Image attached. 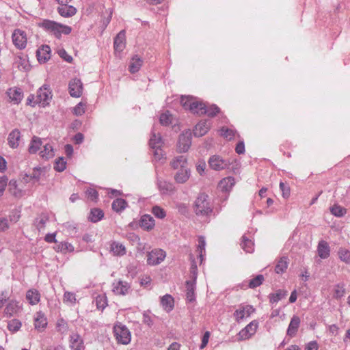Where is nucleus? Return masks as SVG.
Returning a JSON list of instances; mask_svg holds the SVG:
<instances>
[{
	"mask_svg": "<svg viewBox=\"0 0 350 350\" xmlns=\"http://www.w3.org/2000/svg\"><path fill=\"white\" fill-rule=\"evenodd\" d=\"M42 145V139L36 136H33L30 142L28 151L30 154H35L38 152Z\"/></svg>",
	"mask_w": 350,
	"mask_h": 350,
	"instance_id": "nucleus-38",
	"label": "nucleus"
},
{
	"mask_svg": "<svg viewBox=\"0 0 350 350\" xmlns=\"http://www.w3.org/2000/svg\"><path fill=\"white\" fill-rule=\"evenodd\" d=\"M86 103L80 102L72 110L73 113L77 116H81L85 112Z\"/></svg>",
	"mask_w": 350,
	"mask_h": 350,
	"instance_id": "nucleus-58",
	"label": "nucleus"
},
{
	"mask_svg": "<svg viewBox=\"0 0 350 350\" xmlns=\"http://www.w3.org/2000/svg\"><path fill=\"white\" fill-rule=\"evenodd\" d=\"M234 184V178L232 176H228L219 181L218 189L222 192L228 193L231 191Z\"/></svg>",
	"mask_w": 350,
	"mask_h": 350,
	"instance_id": "nucleus-20",
	"label": "nucleus"
},
{
	"mask_svg": "<svg viewBox=\"0 0 350 350\" xmlns=\"http://www.w3.org/2000/svg\"><path fill=\"white\" fill-rule=\"evenodd\" d=\"M317 253L321 259H326L330 256V247L325 241L321 240L319 242Z\"/></svg>",
	"mask_w": 350,
	"mask_h": 350,
	"instance_id": "nucleus-24",
	"label": "nucleus"
},
{
	"mask_svg": "<svg viewBox=\"0 0 350 350\" xmlns=\"http://www.w3.org/2000/svg\"><path fill=\"white\" fill-rule=\"evenodd\" d=\"M220 132H221L220 134L221 136H223L224 137H225L229 140L234 138L237 133L236 131H234L232 129H228L227 127H222L220 130Z\"/></svg>",
	"mask_w": 350,
	"mask_h": 350,
	"instance_id": "nucleus-53",
	"label": "nucleus"
},
{
	"mask_svg": "<svg viewBox=\"0 0 350 350\" xmlns=\"http://www.w3.org/2000/svg\"><path fill=\"white\" fill-rule=\"evenodd\" d=\"M153 138H154V144L156 146L157 145H159V146H162V144H163L162 138H161L159 133L157 132L155 126H154L152 128L150 139H152Z\"/></svg>",
	"mask_w": 350,
	"mask_h": 350,
	"instance_id": "nucleus-61",
	"label": "nucleus"
},
{
	"mask_svg": "<svg viewBox=\"0 0 350 350\" xmlns=\"http://www.w3.org/2000/svg\"><path fill=\"white\" fill-rule=\"evenodd\" d=\"M339 259L346 264H350V251L345 247H340L338 250Z\"/></svg>",
	"mask_w": 350,
	"mask_h": 350,
	"instance_id": "nucleus-44",
	"label": "nucleus"
},
{
	"mask_svg": "<svg viewBox=\"0 0 350 350\" xmlns=\"http://www.w3.org/2000/svg\"><path fill=\"white\" fill-rule=\"evenodd\" d=\"M8 191L12 196L16 198H21L25 193L24 191L18 187L17 181L14 179H12L9 181Z\"/></svg>",
	"mask_w": 350,
	"mask_h": 350,
	"instance_id": "nucleus-26",
	"label": "nucleus"
},
{
	"mask_svg": "<svg viewBox=\"0 0 350 350\" xmlns=\"http://www.w3.org/2000/svg\"><path fill=\"white\" fill-rule=\"evenodd\" d=\"M330 212L333 215L341 217L346 214L347 210L341 206L336 204L330 207Z\"/></svg>",
	"mask_w": 350,
	"mask_h": 350,
	"instance_id": "nucleus-46",
	"label": "nucleus"
},
{
	"mask_svg": "<svg viewBox=\"0 0 350 350\" xmlns=\"http://www.w3.org/2000/svg\"><path fill=\"white\" fill-rule=\"evenodd\" d=\"M196 282L195 281L186 282V297L189 302H192L196 300Z\"/></svg>",
	"mask_w": 350,
	"mask_h": 350,
	"instance_id": "nucleus-30",
	"label": "nucleus"
},
{
	"mask_svg": "<svg viewBox=\"0 0 350 350\" xmlns=\"http://www.w3.org/2000/svg\"><path fill=\"white\" fill-rule=\"evenodd\" d=\"M56 329L61 334H65L68 330V325L64 319L60 318L57 319Z\"/></svg>",
	"mask_w": 350,
	"mask_h": 350,
	"instance_id": "nucleus-52",
	"label": "nucleus"
},
{
	"mask_svg": "<svg viewBox=\"0 0 350 350\" xmlns=\"http://www.w3.org/2000/svg\"><path fill=\"white\" fill-rule=\"evenodd\" d=\"M12 42L14 46L21 50L24 49L27 46V38L26 33L20 29H15L12 35Z\"/></svg>",
	"mask_w": 350,
	"mask_h": 350,
	"instance_id": "nucleus-8",
	"label": "nucleus"
},
{
	"mask_svg": "<svg viewBox=\"0 0 350 350\" xmlns=\"http://www.w3.org/2000/svg\"><path fill=\"white\" fill-rule=\"evenodd\" d=\"M149 145L150 148L152 149L154 159L157 161L163 162L165 159L163 157L164 154L163 151L161 149V146H159V145H157V146H155L154 142V138L152 139H150Z\"/></svg>",
	"mask_w": 350,
	"mask_h": 350,
	"instance_id": "nucleus-27",
	"label": "nucleus"
},
{
	"mask_svg": "<svg viewBox=\"0 0 350 350\" xmlns=\"http://www.w3.org/2000/svg\"><path fill=\"white\" fill-rule=\"evenodd\" d=\"M130 290L131 285L126 281L118 280L112 283V291L117 295L124 296L129 294Z\"/></svg>",
	"mask_w": 350,
	"mask_h": 350,
	"instance_id": "nucleus-11",
	"label": "nucleus"
},
{
	"mask_svg": "<svg viewBox=\"0 0 350 350\" xmlns=\"http://www.w3.org/2000/svg\"><path fill=\"white\" fill-rule=\"evenodd\" d=\"M205 247H206L205 238L203 236L199 237L197 250L199 252V258H200L201 262L203 260L204 253H205Z\"/></svg>",
	"mask_w": 350,
	"mask_h": 350,
	"instance_id": "nucleus-48",
	"label": "nucleus"
},
{
	"mask_svg": "<svg viewBox=\"0 0 350 350\" xmlns=\"http://www.w3.org/2000/svg\"><path fill=\"white\" fill-rule=\"evenodd\" d=\"M191 172L188 167L179 169L174 176V180L177 183L183 184L189 180Z\"/></svg>",
	"mask_w": 350,
	"mask_h": 350,
	"instance_id": "nucleus-25",
	"label": "nucleus"
},
{
	"mask_svg": "<svg viewBox=\"0 0 350 350\" xmlns=\"http://www.w3.org/2000/svg\"><path fill=\"white\" fill-rule=\"evenodd\" d=\"M10 293L7 290L0 292V309H1L4 304L9 300Z\"/></svg>",
	"mask_w": 350,
	"mask_h": 350,
	"instance_id": "nucleus-64",
	"label": "nucleus"
},
{
	"mask_svg": "<svg viewBox=\"0 0 350 350\" xmlns=\"http://www.w3.org/2000/svg\"><path fill=\"white\" fill-rule=\"evenodd\" d=\"M36 56L40 63H45L51 57V48L48 45H42L36 51Z\"/></svg>",
	"mask_w": 350,
	"mask_h": 350,
	"instance_id": "nucleus-22",
	"label": "nucleus"
},
{
	"mask_svg": "<svg viewBox=\"0 0 350 350\" xmlns=\"http://www.w3.org/2000/svg\"><path fill=\"white\" fill-rule=\"evenodd\" d=\"M166 256V253L161 249H155L147 254V264L155 266L161 263Z\"/></svg>",
	"mask_w": 350,
	"mask_h": 350,
	"instance_id": "nucleus-7",
	"label": "nucleus"
},
{
	"mask_svg": "<svg viewBox=\"0 0 350 350\" xmlns=\"http://www.w3.org/2000/svg\"><path fill=\"white\" fill-rule=\"evenodd\" d=\"M20 310L21 306H19V302L16 299H11L6 305L3 310V314L5 317L10 318L15 314L18 313Z\"/></svg>",
	"mask_w": 350,
	"mask_h": 350,
	"instance_id": "nucleus-15",
	"label": "nucleus"
},
{
	"mask_svg": "<svg viewBox=\"0 0 350 350\" xmlns=\"http://www.w3.org/2000/svg\"><path fill=\"white\" fill-rule=\"evenodd\" d=\"M38 26L57 39H60L62 34L68 35L72 31V28L70 26L49 19L42 20L38 23Z\"/></svg>",
	"mask_w": 350,
	"mask_h": 350,
	"instance_id": "nucleus-1",
	"label": "nucleus"
},
{
	"mask_svg": "<svg viewBox=\"0 0 350 350\" xmlns=\"http://www.w3.org/2000/svg\"><path fill=\"white\" fill-rule=\"evenodd\" d=\"M211 128V122L209 120H201L195 126L193 135L196 137H202L209 131Z\"/></svg>",
	"mask_w": 350,
	"mask_h": 350,
	"instance_id": "nucleus-16",
	"label": "nucleus"
},
{
	"mask_svg": "<svg viewBox=\"0 0 350 350\" xmlns=\"http://www.w3.org/2000/svg\"><path fill=\"white\" fill-rule=\"evenodd\" d=\"M194 212L198 216L208 217L213 213V207L205 193H201L195 201Z\"/></svg>",
	"mask_w": 350,
	"mask_h": 350,
	"instance_id": "nucleus-2",
	"label": "nucleus"
},
{
	"mask_svg": "<svg viewBox=\"0 0 350 350\" xmlns=\"http://www.w3.org/2000/svg\"><path fill=\"white\" fill-rule=\"evenodd\" d=\"M300 323V318L297 315H294L291 318L290 323L287 328L286 335L291 338L295 337L298 332Z\"/></svg>",
	"mask_w": 350,
	"mask_h": 350,
	"instance_id": "nucleus-18",
	"label": "nucleus"
},
{
	"mask_svg": "<svg viewBox=\"0 0 350 350\" xmlns=\"http://www.w3.org/2000/svg\"><path fill=\"white\" fill-rule=\"evenodd\" d=\"M64 230L70 236H75L77 232V225L72 222H66L63 224Z\"/></svg>",
	"mask_w": 350,
	"mask_h": 350,
	"instance_id": "nucleus-47",
	"label": "nucleus"
},
{
	"mask_svg": "<svg viewBox=\"0 0 350 350\" xmlns=\"http://www.w3.org/2000/svg\"><path fill=\"white\" fill-rule=\"evenodd\" d=\"M26 299L31 305H36L40 300V294L38 290L31 288L27 291Z\"/></svg>",
	"mask_w": 350,
	"mask_h": 350,
	"instance_id": "nucleus-31",
	"label": "nucleus"
},
{
	"mask_svg": "<svg viewBox=\"0 0 350 350\" xmlns=\"http://www.w3.org/2000/svg\"><path fill=\"white\" fill-rule=\"evenodd\" d=\"M70 348L71 350H85L84 341L82 337L73 333L70 336Z\"/></svg>",
	"mask_w": 350,
	"mask_h": 350,
	"instance_id": "nucleus-14",
	"label": "nucleus"
},
{
	"mask_svg": "<svg viewBox=\"0 0 350 350\" xmlns=\"http://www.w3.org/2000/svg\"><path fill=\"white\" fill-rule=\"evenodd\" d=\"M113 332L118 343L124 345L130 343L131 334L126 325L121 323H118L114 325Z\"/></svg>",
	"mask_w": 350,
	"mask_h": 350,
	"instance_id": "nucleus-3",
	"label": "nucleus"
},
{
	"mask_svg": "<svg viewBox=\"0 0 350 350\" xmlns=\"http://www.w3.org/2000/svg\"><path fill=\"white\" fill-rule=\"evenodd\" d=\"M110 250L113 255L117 256H122L126 252L125 246L122 243L117 241L111 243Z\"/></svg>",
	"mask_w": 350,
	"mask_h": 350,
	"instance_id": "nucleus-32",
	"label": "nucleus"
},
{
	"mask_svg": "<svg viewBox=\"0 0 350 350\" xmlns=\"http://www.w3.org/2000/svg\"><path fill=\"white\" fill-rule=\"evenodd\" d=\"M104 217L103 211L100 208H92L90 211V213L89 215V219L94 223L98 222L101 220Z\"/></svg>",
	"mask_w": 350,
	"mask_h": 350,
	"instance_id": "nucleus-41",
	"label": "nucleus"
},
{
	"mask_svg": "<svg viewBox=\"0 0 350 350\" xmlns=\"http://www.w3.org/2000/svg\"><path fill=\"white\" fill-rule=\"evenodd\" d=\"M40 155L42 159L48 160L54 157L55 153L52 146L46 144L44 146L43 150L40 152Z\"/></svg>",
	"mask_w": 350,
	"mask_h": 350,
	"instance_id": "nucleus-42",
	"label": "nucleus"
},
{
	"mask_svg": "<svg viewBox=\"0 0 350 350\" xmlns=\"http://www.w3.org/2000/svg\"><path fill=\"white\" fill-rule=\"evenodd\" d=\"M161 304L165 310L170 312L174 308V298L172 295L166 294L161 297Z\"/></svg>",
	"mask_w": 350,
	"mask_h": 350,
	"instance_id": "nucleus-36",
	"label": "nucleus"
},
{
	"mask_svg": "<svg viewBox=\"0 0 350 350\" xmlns=\"http://www.w3.org/2000/svg\"><path fill=\"white\" fill-rule=\"evenodd\" d=\"M55 249L57 252H61L63 254L72 252L75 250L74 246L68 242H59Z\"/></svg>",
	"mask_w": 350,
	"mask_h": 350,
	"instance_id": "nucleus-37",
	"label": "nucleus"
},
{
	"mask_svg": "<svg viewBox=\"0 0 350 350\" xmlns=\"http://www.w3.org/2000/svg\"><path fill=\"white\" fill-rule=\"evenodd\" d=\"M143 64V60L138 55L133 56L129 66V70L131 73H135L139 70Z\"/></svg>",
	"mask_w": 350,
	"mask_h": 350,
	"instance_id": "nucleus-33",
	"label": "nucleus"
},
{
	"mask_svg": "<svg viewBox=\"0 0 350 350\" xmlns=\"http://www.w3.org/2000/svg\"><path fill=\"white\" fill-rule=\"evenodd\" d=\"M139 225L144 230L149 231L154 227L155 221L151 215L145 214L141 217Z\"/></svg>",
	"mask_w": 350,
	"mask_h": 350,
	"instance_id": "nucleus-21",
	"label": "nucleus"
},
{
	"mask_svg": "<svg viewBox=\"0 0 350 350\" xmlns=\"http://www.w3.org/2000/svg\"><path fill=\"white\" fill-rule=\"evenodd\" d=\"M44 172V168L40 167H36L33 169L32 174L30 176L31 179H34L36 180H39L42 174Z\"/></svg>",
	"mask_w": 350,
	"mask_h": 350,
	"instance_id": "nucleus-63",
	"label": "nucleus"
},
{
	"mask_svg": "<svg viewBox=\"0 0 350 350\" xmlns=\"http://www.w3.org/2000/svg\"><path fill=\"white\" fill-rule=\"evenodd\" d=\"M66 161L64 157H59L54 163V170L57 172H62L66 168Z\"/></svg>",
	"mask_w": 350,
	"mask_h": 350,
	"instance_id": "nucleus-50",
	"label": "nucleus"
},
{
	"mask_svg": "<svg viewBox=\"0 0 350 350\" xmlns=\"http://www.w3.org/2000/svg\"><path fill=\"white\" fill-rule=\"evenodd\" d=\"M85 196L91 201L96 202L98 198V191L94 188H88L85 191Z\"/></svg>",
	"mask_w": 350,
	"mask_h": 350,
	"instance_id": "nucleus-59",
	"label": "nucleus"
},
{
	"mask_svg": "<svg viewBox=\"0 0 350 350\" xmlns=\"http://www.w3.org/2000/svg\"><path fill=\"white\" fill-rule=\"evenodd\" d=\"M345 294V284L342 283L337 284L334 286V297L336 299L342 297Z\"/></svg>",
	"mask_w": 350,
	"mask_h": 350,
	"instance_id": "nucleus-49",
	"label": "nucleus"
},
{
	"mask_svg": "<svg viewBox=\"0 0 350 350\" xmlns=\"http://www.w3.org/2000/svg\"><path fill=\"white\" fill-rule=\"evenodd\" d=\"M115 51H122L125 47V31H120L114 39Z\"/></svg>",
	"mask_w": 350,
	"mask_h": 350,
	"instance_id": "nucleus-29",
	"label": "nucleus"
},
{
	"mask_svg": "<svg viewBox=\"0 0 350 350\" xmlns=\"http://www.w3.org/2000/svg\"><path fill=\"white\" fill-rule=\"evenodd\" d=\"M288 266V258L283 256L281 257L277 262L275 267V272L278 274H282L286 271Z\"/></svg>",
	"mask_w": 350,
	"mask_h": 350,
	"instance_id": "nucleus-35",
	"label": "nucleus"
},
{
	"mask_svg": "<svg viewBox=\"0 0 350 350\" xmlns=\"http://www.w3.org/2000/svg\"><path fill=\"white\" fill-rule=\"evenodd\" d=\"M264 281V276L262 275H258L253 279L250 280L247 285V288H254L259 286Z\"/></svg>",
	"mask_w": 350,
	"mask_h": 350,
	"instance_id": "nucleus-51",
	"label": "nucleus"
},
{
	"mask_svg": "<svg viewBox=\"0 0 350 350\" xmlns=\"http://www.w3.org/2000/svg\"><path fill=\"white\" fill-rule=\"evenodd\" d=\"M171 166L173 169H182L187 167V160L185 156H178L175 157L171 162Z\"/></svg>",
	"mask_w": 350,
	"mask_h": 350,
	"instance_id": "nucleus-34",
	"label": "nucleus"
},
{
	"mask_svg": "<svg viewBox=\"0 0 350 350\" xmlns=\"http://www.w3.org/2000/svg\"><path fill=\"white\" fill-rule=\"evenodd\" d=\"M22 326L21 322L18 319H12L9 321L8 324V328L12 332H16L20 329Z\"/></svg>",
	"mask_w": 350,
	"mask_h": 350,
	"instance_id": "nucleus-56",
	"label": "nucleus"
},
{
	"mask_svg": "<svg viewBox=\"0 0 350 350\" xmlns=\"http://www.w3.org/2000/svg\"><path fill=\"white\" fill-rule=\"evenodd\" d=\"M172 116L171 113L167 111L161 114L159 118L160 123L162 125L167 126L172 123Z\"/></svg>",
	"mask_w": 350,
	"mask_h": 350,
	"instance_id": "nucleus-57",
	"label": "nucleus"
},
{
	"mask_svg": "<svg viewBox=\"0 0 350 350\" xmlns=\"http://www.w3.org/2000/svg\"><path fill=\"white\" fill-rule=\"evenodd\" d=\"M208 163L211 169L215 171L225 170L230 165L229 160L224 159L221 156L217 154L211 156L208 161Z\"/></svg>",
	"mask_w": 350,
	"mask_h": 350,
	"instance_id": "nucleus-6",
	"label": "nucleus"
},
{
	"mask_svg": "<svg viewBox=\"0 0 350 350\" xmlns=\"http://www.w3.org/2000/svg\"><path fill=\"white\" fill-rule=\"evenodd\" d=\"M68 88L71 96L79 98L83 92V83L80 79L75 78L70 81Z\"/></svg>",
	"mask_w": 350,
	"mask_h": 350,
	"instance_id": "nucleus-12",
	"label": "nucleus"
},
{
	"mask_svg": "<svg viewBox=\"0 0 350 350\" xmlns=\"http://www.w3.org/2000/svg\"><path fill=\"white\" fill-rule=\"evenodd\" d=\"M21 139V131L18 129H15L9 133L8 137V144L11 148H17L19 146Z\"/></svg>",
	"mask_w": 350,
	"mask_h": 350,
	"instance_id": "nucleus-17",
	"label": "nucleus"
},
{
	"mask_svg": "<svg viewBox=\"0 0 350 350\" xmlns=\"http://www.w3.org/2000/svg\"><path fill=\"white\" fill-rule=\"evenodd\" d=\"M233 315L235 318L236 321L238 323H239L241 320L247 317L243 305L239 306V308L234 311Z\"/></svg>",
	"mask_w": 350,
	"mask_h": 350,
	"instance_id": "nucleus-55",
	"label": "nucleus"
},
{
	"mask_svg": "<svg viewBox=\"0 0 350 350\" xmlns=\"http://www.w3.org/2000/svg\"><path fill=\"white\" fill-rule=\"evenodd\" d=\"M64 301L71 305H75L77 301L76 295L74 293L66 291L64 294Z\"/></svg>",
	"mask_w": 350,
	"mask_h": 350,
	"instance_id": "nucleus-60",
	"label": "nucleus"
},
{
	"mask_svg": "<svg viewBox=\"0 0 350 350\" xmlns=\"http://www.w3.org/2000/svg\"><path fill=\"white\" fill-rule=\"evenodd\" d=\"M37 101L38 105L42 107H44L49 105L51 100L52 99V92L50 90L49 85H43L39 88L37 92Z\"/></svg>",
	"mask_w": 350,
	"mask_h": 350,
	"instance_id": "nucleus-5",
	"label": "nucleus"
},
{
	"mask_svg": "<svg viewBox=\"0 0 350 350\" xmlns=\"http://www.w3.org/2000/svg\"><path fill=\"white\" fill-rule=\"evenodd\" d=\"M241 247L247 253H252L254 250V243L252 240L246 238L245 236L242 237Z\"/></svg>",
	"mask_w": 350,
	"mask_h": 350,
	"instance_id": "nucleus-43",
	"label": "nucleus"
},
{
	"mask_svg": "<svg viewBox=\"0 0 350 350\" xmlns=\"http://www.w3.org/2000/svg\"><path fill=\"white\" fill-rule=\"evenodd\" d=\"M191 144V133L189 131L183 132L178 141V150L180 152H187Z\"/></svg>",
	"mask_w": 350,
	"mask_h": 350,
	"instance_id": "nucleus-10",
	"label": "nucleus"
},
{
	"mask_svg": "<svg viewBox=\"0 0 350 350\" xmlns=\"http://www.w3.org/2000/svg\"><path fill=\"white\" fill-rule=\"evenodd\" d=\"M111 206L114 211L120 213L126 208L127 202L122 198H117L113 201Z\"/></svg>",
	"mask_w": 350,
	"mask_h": 350,
	"instance_id": "nucleus-39",
	"label": "nucleus"
},
{
	"mask_svg": "<svg viewBox=\"0 0 350 350\" xmlns=\"http://www.w3.org/2000/svg\"><path fill=\"white\" fill-rule=\"evenodd\" d=\"M49 221V217L46 215H40V217H37L34 220V226L36 228L39 230H43L46 224Z\"/></svg>",
	"mask_w": 350,
	"mask_h": 350,
	"instance_id": "nucleus-45",
	"label": "nucleus"
},
{
	"mask_svg": "<svg viewBox=\"0 0 350 350\" xmlns=\"http://www.w3.org/2000/svg\"><path fill=\"white\" fill-rule=\"evenodd\" d=\"M204 109L206 112L204 113V114H206L208 116L211 117L215 116L219 112V108L215 105H212L208 107H207L206 105H205Z\"/></svg>",
	"mask_w": 350,
	"mask_h": 350,
	"instance_id": "nucleus-62",
	"label": "nucleus"
},
{
	"mask_svg": "<svg viewBox=\"0 0 350 350\" xmlns=\"http://www.w3.org/2000/svg\"><path fill=\"white\" fill-rule=\"evenodd\" d=\"M152 213L159 219H163L166 216L165 211L159 206H154L152 208Z\"/></svg>",
	"mask_w": 350,
	"mask_h": 350,
	"instance_id": "nucleus-54",
	"label": "nucleus"
},
{
	"mask_svg": "<svg viewBox=\"0 0 350 350\" xmlns=\"http://www.w3.org/2000/svg\"><path fill=\"white\" fill-rule=\"evenodd\" d=\"M157 184L158 189L162 195H170L174 191V185L172 183L160 179L158 177H157Z\"/></svg>",
	"mask_w": 350,
	"mask_h": 350,
	"instance_id": "nucleus-19",
	"label": "nucleus"
},
{
	"mask_svg": "<svg viewBox=\"0 0 350 350\" xmlns=\"http://www.w3.org/2000/svg\"><path fill=\"white\" fill-rule=\"evenodd\" d=\"M57 10L60 16L66 18L71 17L77 13V9L72 5H69L68 3L59 5Z\"/></svg>",
	"mask_w": 350,
	"mask_h": 350,
	"instance_id": "nucleus-23",
	"label": "nucleus"
},
{
	"mask_svg": "<svg viewBox=\"0 0 350 350\" xmlns=\"http://www.w3.org/2000/svg\"><path fill=\"white\" fill-rule=\"evenodd\" d=\"M258 327V323L256 321H252L238 334L239 340H245L251 338L256 332Z\"/></svg>",
	"mask_w": 350,
	"mask_h": 350,
	"instance_id": "nucleus-9",
	"label": "nucleus"
},
{
	"mask_svg": "<svg viewBox=\"0 0 350 350\" xmlns=\"http://www.w3.org/2000/svg\"><path fill=\"white\" fill-rule=\"evenodd\" d=\"M6 93L10 101L14 104H19L23 98V92L20 88H10Z\"/></svg>",
	"mask_w": 350,
	"mask_h": 350,
	"instance_id": "nucleus-13",
	"label": "nucleus"
},
{
	"mask_svg": "<svg viewBox=\"0 0 350 350\" xmlns=\"http://www.w3.org/2000/svg\"><path fill=\"white\" fill-rule=\"evenodd\" d=\"M180 103L185 109H189L193 113L204 115V113L206 112L204 109L205 104L194 100L191 97L182 96Z\"/></svg>",
	"mask_w": 350,
	"mask_h": 350,
	"instance_id": "nucleus-4",
	"label": "nucleus"
},
{
	"mask_svg": "<svg viewBox=\"0 0 350 350\" xmlns=\"http://www.w3.org/2000/svg\"><path fill=\"white\" fill-rule=\"evenodd\" d=\"M47 325V320L44 314L38 312L34 319V327L38 331H42Z\"/></svg>",
	"mask_w": 350,
	"mask_h": 350,
	"instance_id": "nucleus-28",
	"label": "nucleus"
},
{
	"mask_svg": "<svg viewBox=\"0 0 350 350\" xmlns=\"http://www.w3.org/2000/svg\"><path fill=\"white\" fill-rule=\"evenodd\" d=\"M287 295V291L284 290H278L274 293H271L269 296V301L271 304H276L282 299L284 298Z\"/></svg>",
	"mask_w": 350,
	"mask_h": 350,
	"instance_id": "nucleus-40",
	"label": "nucleus"
}]
</instances>
